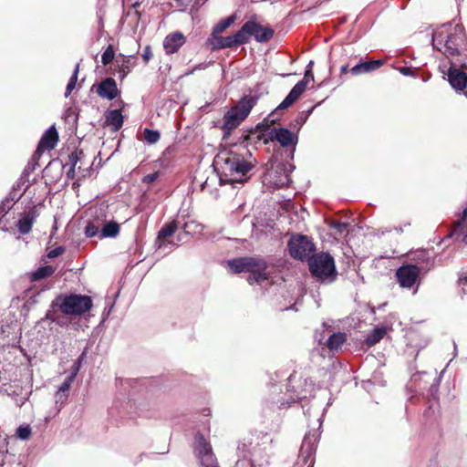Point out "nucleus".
Wrapping results in <instances>:
<instances>
[{"label": "nucleus", "mask_w": 467, "mask_h": 467, "mask_svg": "<svg viewBox=\"0 0 467 467\" xmlns=\"http://www.w3.org/2000/svg\"><path fill=\"white\" fill-rule=\"evenodd\" d=\"M267 132V138L265 139V142L266 143L268 140L270 141H277L283 148L287 147H295L297 143L298 138L297 136L285 128H274L272 130L269 129L268 123H260L256 126L255 130H251L249 134H252V138L254 137V142L263 139L265 136V132Z\"/></svg>", "instance_id": "obj_6"}, {"label": "nucleus", "mask_w": 467, "mask_h": 467, "mask_svg": "<svg viewBox=\"0 0 467 467\" xmlns=\"http://www.w3.org/2000/svg\"><path fill=\"white\" fill-rule=\"evenodd\" d=\"M52 306L57 307L66 316L80 317L92 309L93 300L86 295L59 294L52 302Z\"/></svg>", "instance_id": "obj_4"}, {"label": "nucleus", "mask_w": 467, "mask_h": 467, "mask_svg": "<svg viewBox=\"0 0 467 467\" xmlns=\"http://www.w3.org/2000/svg\"><path fill=\"white\" fill-rule=\"evenodd\" d=\"M399 71L404 76H413L414 70L409 67H401L399 68Z\"/></svg>", "instance_id": "obj_40"}, {"label": "nucleus", "mask_w": 467, "mask_h": 467, "mask_svg": "<svg viewBox=\"0 0 467 467\" xmlns=\"http://www.w3.org/2000/svg\"><path fill=\"white\" fill-rule=\"evenodd\" d=\"M55 271L56 268L52 265L40 266L35 272L30 274L29 279L31 282L40 281L53 275Z\"/></svg>", "instance_id": "obj_23"}, {"label": "nucleus", "mask_w": 467, "mask_h": 467, "mask_svg": "<svg viewBox=\"0 0 467 467\" xmlns=\"http://www.w3.org/2000/svg\"><path fill=\"white\" fill-rule=\"evenodd\" d=\"M313 61H310L306 66V69L302 80L298 81L293 88L290 90L289 94L285 98V99L279 104V106L275 109V111L280 109H285L292 106L306 91V87L310 80L314 81V74L312 70Z\"/></svg>", "instance_id": "obj_9"}, {"label": "nucleus", "mask_w": 467, "mask_h": 467, "mask_svg": "<svg viewBox=\"0 0 467 467\" xmlns=\"http://www.w3.org/2000/svg\"><path fill=\"white\" fill-rule=\"evenodd\" d=\"M308 266L312 275L318 279H325L336 274L334 259L329 254L320 253L311 256Z\"/></svg>", "instance_id": "obj_8"}, {"label": "nucleus", "mask_w": 467, "mask_h": 467, "mask_svg": "<svg viewBox=\"0 0 467 467\" xmlns=\"http://www.w3.org/2000/svg\"><path fill=\"white\" fill-rule=\"evenodd\" d=\"M193 452L199 459L201 465L203 464V462H208V460L216 459L211 443L201 432H197L194 436Z\"/></svg>", "instance_id": "obj_13"}, {"label": "nucleus", "mask_w": 467, "mask_h": 467, "mask_svg": "<svg viewBox=\"0 0 467 467\" xmlns=\"http://www.w3.org/2000/svg\"><path fill=\"white\" fill-rule=\"evenodd\" d=\"M206 68L205 63H200L196 65L191 71L185 73V75L193 74L196 70H201Z\"/></svg>", "instance_id": "obj_43"}, {"label": "nucleus", "mask_w": 467, "mask_h": 467, "mask_svg": "<svg viewBox=\"0 0 467 467\" xmlns=\"http://www.w3.org/2000/svg\"><path fill=\"white\" fill-rule=\"evenodd\" d=\"M190 227V224L188 223H184L182 229L185 234H189L188 228Z\"/></svg>", "instance_id": "obj_46"}, {"label": "nucleus", "mask_w": 467, "mask_h": 467, "mask_svg": "<svg viewBox=\"0 0 467 467\" xmlns=\"http://www.w3.org/2000/svg\"><path fill=\"white\" fill-rule=\"evenodd\" d=\"M290 255L298 260L310 258V254L315 251L313 242L306 235L293 236L288 242Z\"/></svg>", "instance_id": "obj_11"}, {"label": "nucleus", "mask_w": 467, "mask_h": 467, "mask_svg": "<svg viewBox=\"0 0 467 467\" xmlns=\"http://www.w3.org/2000/svg\"><path fill=\"white\" fill-rule=\"evenodd\" d=\"M5 459V451L3 450H0V466L4 464Z\"/></svg>", "instance_id": "obj_45"}, {"label": "nucleus", "mask_w": 467, "mask_h": 467, "mask_svg": "<svg viewBox=\"0 0 467 467\" xmlns=\"http://www.w3.org/2000/svg\"><path fill=\"white\" fill-rule=\"evenodd\" d=\"M78 71H79V64L78 63L75 67L74 72L71 76V78L68 80V83L66 88V97L69 96L72 90L75 88L78 78Z\"/></svg>", "instance_id": "obj_30"}, {"label": "nucleus", "mask_w": 467, "mask_h": 467, "mask_svg": "<svg viewBox=\"0 0 467 467\" xmlns=\"http://www.w3.org/2000/svg\"><path fill=\"white\" fill-rule=\"evenodd\" d=\"M347 336L345 333L337 332L332 334L327 342V347L329 350H337L346 341Z\"/></svg>", "instance_id": "obj_26"}, {"label": "nucleus", "mask_w": 467, "mask_h": 467, "mask_svg": "<svg viewBox=\"0 0 467 467\" xmlns=\"http://www.w3.org/2000/svg\"><path fill=\"white\" fill-rule=\"evenodd\" d=\"M320 432L318 430L308 431L303 440L300 451L299 460L307 467H313L315 463V453L319 441Z\"/></svg>", "instance_id": "obj_10"}, {"label": "nucleus", "mask_w": 467, "mask_h": 467, "mask_svg": "<svg viewBox=\"0 0 467 467\" xmlns=\"http://www.w3.org/2000/svg\"><path fill=\"white\" fill-rule=\"evenodd\" d=\"M96 92L100 98L109 100L116 99L119 94L116 80L110 77L102 79L98 84Z\"/></svg>", "instance_id": "obj_15"}, {"label": "nucleus", "mask_w": 467, "mask_h": 467, "mask_svg": "<svg viewBox=\"0 0 467 467\" xmlns=\"http://www.w3.org/2000/svg\"><path fill=\"white\" fill-rule=\"evenodd\" d=\"M99 233V226L95 225L93 223L88 222L85 228V234L88 237H94Z\"/></svg>", "instance_id": "obj_35"}, {"label": "nucleus", "mask_w": 467, "mask_h": 467, "mask_svg": "<svg viewBox=\"0 0 467 467\" xmlns=\"http://www.w3.org/2000/svg\"><path fill=\"white\" fill-rule=\"evenodd\" d=\"M58 141V133L56 127L51 126L41 137L34 156H40L45 150H53Z\"/></svg>", "instance_id": "obj_14"}, {"label": "nucleus", "mask_w": 467, "mask_h": 467, "mask_svg": "<svg viewBox=\"0 0 467 467\" xmlns=\"http://www.w3.org/2000/svg\"><path fill=\"white\" fill-rule=\"evenodd\" d=\"M74 380V375H70L67 379L62 383L59 387L58 391L56 394V398L57 400H61L62 398L67 399L71 383Z\"/></svg>", "instance_id": "obj_29"}, {"label": "nucleus", "mask_w": 467, "mask_h": 467, "mask_svg": "<svg viewBox=\"0 0 467 467\" xmlns=\"http://www.w3.org/2000/svg\"><path fill=\"white\" fill-rule=\"evenodd\" d=\"M119 224L117 222H108L102 226L99 238L116 237L119 234Z\"/></svg>", "instance_id": "obj_24"}, {"label": "nucleus", "mask_w": 467, "mask_h": 467, "mask_svg": "<svg viewBox=\"0 0 467 467\" xmlns=\"http://www.w3.org/2000/svg\"><path fill=\"white\" fill-rule=\"evenodd\" d=\"M239 35L243 45L248 43L251 36H254L259 43H265L273 38L275 31L270 26H264L255 20H248L239 29Z\"/></svg>", "instance_id": "obj_7"}, {"label": "nucleus", "mask_w": 467, "mask_h": 467, "mask_svg": "<svg viewBox=\"0 0 467 467\" xmlns=\"http://www.w3.org/2000/svg\"><path fill=\"white\" fill-rule=\"evenodd\" d=\"M81 367L80 360H76L74 365L72 366V373L71 375H74V378L77 376L78 372L79 371Z\"/></svg>", "instance_id": "obj_41"}, {"label": "nucleus", "mask_w": 467, "mask_h": 467, "mask_svg": "<svg viewBox=\"0 0 467 467\" xmlns=\"http://www.w3.org/2000/svg\"><path fill=\"white\" fill-rule=\"evenodd\" d=\"M186 43V36L181 32H173L167 35L163 40V48L167 55H171Z\"/></svg>", "instance_id": "obj_16"}, {"label": "nucleus", "mask_w": 467, "mask_h": 467, "mask_svg": "<svg viewBox=\"0 0 467 467\" xmlns=\"http://www.w3.org/2000/svg\"><path fill=\"white\" fill-rule=\"evenodd\" d=\"M384 65V61L381 59L360 61L350 68V73L354 76L369 73L379 69Z\"/></svg>", "instance_id": "obj_19"}, {"label": "nucleus", "mask_w": 467, "mask_h": 467, "mask_svg": "<svg viewBox=\"0 0 467 467\" xmlns=\"http://www.w3.org/2000/svg\"><path fill=\"white\" fill-rule=\"evenodd\" d=\"M465 95H466V97H467V90L465 91Z\"/></svg>", "instance_id": "obj_50"}, {"label": "nucleus", "mask_w": 467, "mask_h": 467, "mask_svg": "<svg viewBox=\"0 0 467 467\" xmlns=\"http://www.w3.org/2000/svg\"><path fill=\"white\" fill-rule=\"evenodd\" d=\"M243 44L239 35V30L234 35L228 36H221L219 35L211 34L205 42L206 47L211 51L237 47Z\"/></svg>", "instance_id": "obj_12"}, {"label": "nucleus", "mask_w": 467, "mask_h": 467, "mask_svg": "<svg viewBox=\"0 0 467 467\" xmlns=\"http://www.w3.org/2000/svg\"><path fill=\"white\" fill-rule=\"evenodd\" d=\"M16 436L21 440H28L31 437L32 430L27 426H20L16 430Z\"/></svg>", "instance_id": "obj_34"}, {"label": "nucleus", "mask_w": 467, "mask_h": 467, "mask_svg": "<svg viewBox=\"0 0 467 467\" xmlns=\"http://www.w3.org/2000/svg\"><path fill=\"white\" fill-rule=\"evenodd\" d=\"M152 56H153V54H152L150 46H149V45L146 46L144 47V50L142 53V58H143L144 63L147 64L151 59Z\"/></svg>", "instance_id": "obj_39"}, {"label": "nucleus", "mask_w": 467, "mask_h": 467, "mask_svg": "<svg viewBox=\"0 0 467 467\" xmlns=\"http://www.w3.org/2000/svg\"><path fill=\"white\" fill-rule=\"evenodd\" d=\"M124 122L121 109H111L105 115V124L112 127L114 131L121 129Z\"/></svg>", "instance_id": "obj_20"}, {"label": "nucleus", "mask_w": 467, "mask_h": 467, "mask_svg": "<svg viewBox=\"0 0 467 467\" xmlns=\"http://www.w3.org/2000/svg\"><path fill=\"white\" fill-rule=\"evenodd\" d=\"M144 139L150 144L156 143L161 138V134L157 130L144 129L143 131Z\"/></svg>", "instance_id": "obj_33"}, {"label": "nucleus", "mask_w": 467, "mask_h": 467, "mask_svg": "<svg viewBox=\"0 0 467 467\" xmlns=\"http://www.w3.org/2000/svg\"><path fill=\"white\" fill-rule=\"evenodd\" d=\"M66 249L64 246H57L56 247L55 249L49 251L47 254V256L49 258V259H53V258H56L57 256H60L62 255L64 253H65Z\"/></svg>", "instance_id": "obj_37"}, {"label": "nucleus", "mask_w": 467, "mask_h": 467, "mask_svg": "<svg viewBox=\"0 0 467 467\" xmlns=\"http://www.w3.org/2000/svg\"><path fill=\"white\" fill-rule=\"evenodd\" d=\"M348 224L342 222H333L332 227L337 231V234L343 235L344 233L348 232Z\"/></svg>", "instance_id": "obj_36"}, {"label": "nucleus", "mask_w": 467, "mask_h": 467, "mask_svg": "<svg viewBox=\"0 0 467 467\" xmlns=\"http://www.w3.org/2000/svg\"><path fill=\"white\" fill-rule=\"evenodd\" d=\"M74 176H75V173H72V171H71V168H70V169L68 170V171H67V177H68V178H74Z\"/></svg>", "instance_id": "obj_48"}, {"label": "nucleus", "mask_w": 467, "mask_h": 467, "mask_svg": "<svg viewBox=\"0 0 467 467\" xmlns=\"http://www.w3.org/2000/svg\"><path fill=\"white\" fill-rule=\"evenodd\" d=\"M160 171H155L153 173L147 174L142 178L141 182L143 183L151 184L160 177Z\"/></svg>", "instance_id": "obj_38"}, {"label": "nucleus", "mask_w": 467, "mask_h": 467, "mask_svg": "<svg viewBox=\"0 0 467 467\" xmlns=\"http://www.w3.org/2000/svg\"><path fill=\"white\" fill-rule=\"evenodd\" d=\"M236 20V16L232 15L224 19L220 20L213 28L212 34L219 35L224 32L228 27H230L234 21Z\"/></svg>", "instance_id": "obj_27"}, {"label": "nucleus", "mask_w": 467, "mask_h": 467, "mask_svg": "<svg viewBox=\"0 0 467 467\" xmlns=\"http://www.w3.org/2000/svg\"><path fill=\"white\" fill-rule=\"evenodd\" d=\"M115 57V51L112 45H109L107 48L104 50L101 57V63L103 66H107L110 64Z\"/></svg>", "instance_id": "obj_32"}, {"label": "nucleus", "mask_w": 467, "mask_h": 467, "mask_svg": "<svg viewBox=\"0 0 467 467\" xmlns=\"http://www.w3.org/2000/svg\"><path fill=\"white\" fill-rule=\"evenodd\" d=\"M460 41L462 39L457 35H449L444 43V54L448 57L459 55Z\"/></svg>", "instance_id": "obj_22"}, {"label": "nucleus", "mask_w": 467, "mask_h": 467, "mask_svg": "<svg viewBox=\"0 0 467 467\" xmlns=\"http://www.w3.org/2000/svg\"><path fill=\"white\" fill-rule=\"evenodd\" d=\"M386 334L387 329L385 327H375L366 337L365 344L371 348L379 343Z\"/></svg>", "instance_id": "obj_25"}, {"label": "nucleus", "mask_w": 467, "mask_h": 467, "mask_svg": "<svg viewBox=\"0 0 467 467\" xmlns=\"http://www.w3.org/2000/svg\"><path fill=\"white\" fill-rule=\"evenodd\" d=\"M412 259L419 261L415 264H404L396 270V280L402 288L410 289L415 285H419L420 275L429 269L428 262H425L428 259V254L425 251L418 252Z\"/></svg>", "instance_id": "obj_3"}, {"label": "nucleus", "mask_w": 467, "mask_h": 467, "mask_svg": "<svg viewBox=\"0 0 467 467\" xmlns=\"http://www.w3.org/2000/svg\"><path fill=\"white\" fill-rule=\"evenodd\" d=\"M39 213L36 206H33L28 212L24 213L16 223V227L21 234H27L32 231L33 224L36 223Z\"/></svg>", "instance_id": "obj_17"}, {"label": "nucleus", "mask_w": 467, "mask_h": 467, "mask_svg": "<svg viewBox=\"0 0 467 467\" xmlns=\"http://www.w3.org/2000/svg\"><path fill=\"white\" fill-rule=\"evenodd\" d=\"M85 355H86V352L84 351V352H83V353L78 357V358L77 359V360H80V364H82V361H83V359H84Z\"/></svg>", "instance_id": "obj_47"}, {"label": "nucleus", "mask_w": 467, "mask_h": 467, "mask_svg": "<svg viewBox=\"0 0 467 467\" xmlns=\"http://www.w3.org/2000/svg\"><path fill=\"white\" fill-rule=\"evenodd\" d=\"M201 467H219L217 460H208V462H203V464L201 465Z\"/></svg>", "instance_id": "obj_42"}, {"label": "nucleus", "mask_w": 467, "mask_h": 467, "mask_svg": "<svg viewBox=\"0 0 467 467\" xmlns=\"http://www.w3.org/2000/svg\"><path fill=\"white\" fill-rule=\"evenodd\" d=\"M257 96H244L235 106L232 107L223 117V139L230 136L231 132L235 130L242 121L249 115L252 109L256 105Z\"/></svg>", "instance_id": "obj_5"}, {"label": "nucleus", "mask_w": 467, "mask_h": 467, "mask_svg": "<svg viewBox=\"0 0 467 467\" xmlns=\"http://www.w3.org/2000/svg\"><path fill=\"white\" fill-rule=\"evenodd\" d=\"M132 57L123 56L122 62L119 66V73L121 74V79H123L129 73H130L132 67L135 66V61H132Z\"/></svg>", "instance_id": "obj_28"}, {"label": "nucleus", "mask_w": 467, "mask_h": 467, "mask_svg": "<svg viewBox=\"0 0 467 467\" xmlns=\"http://www.w3.org/2000/svg\"><path fill=\"white\" fill-rule=\"evenodd\" d=\"M448 80L456 90H463L467 87V74L455 67L448 69Z\"/></svg>", "instance_id": "obj_18"}, {"label": "nucleus", "mask_w": 467, "mask_h": 467, "mask_svg": "<svg viewBox=\"0 0 467 467\" xmlns=\"http://www.w3.org/2000/svg\"><path fill=\"white\" fill-rule=\"evenodd\" d=\"M462 281L463 282V284L467 285V277L463 278Z\"/></svg>", "instance_id": "obj_49"}, {"label": "nucleus", "mask_w": 467, "mask_h": 467, "mask_svg": "<svg viewBox=\"0 0 467 467\" xmlns=\"http://www.w3.org/2000/svg\"><path fill=\"white\" fill-rule=\"evenodd\" d=\"M84 153L82 150H75L68 155V160L67 161V165L71 167L72 173H75V170L77 168L78 162L80 161V157L83 156Z\"/></svg>", "instance_id": "obj_31"}, {"label": "nucleus", "mask_w": 467, "mask_h": 467, "mask_svg": "<svg viewBox=\"0 0 467 467\" xmlns=\"http://www.w3.org/2000/svg\"><path fill=\"white\" fill-rule=\"evenodd\" d=\"M252 134H243L234 149L223 150L216 156V163L221 171L220 184H244L247 182L257 161L247 149Z\"/></svg>", "instance_id": "obj_1"}, {"label": "nucleus", "mask_w": 467, "mask_h": 467, "mask_svg": "<svg viewBox=\"0 0 467 467\" xmlns=\"http://www.w3.org/2000/svg\"><path fill=\"white\" fill-rule=\"evenodd\" d=\"M348 72H350V69H349V67L348 65H343L341 67H340V75H345L347 74Z\"/></svg>", "instance_id": "obj_44"}, {"label": "nucleus", "mask_w": 467, "mask_h": 467, "mask_svg": "<svg viewBox=\"0 0 467 467\" xmlns=\"http://www.w3.org/2000/svg\"><path fill=\"white\" fill-rule=\"evenodd\" d=\"M226 265L232 274L248 273L246 281L250 285H260L270 278V274L267 272L268 263L258 256L236 257L228 260Z\"/></svg>", "instance_id": "obj_2"}, {"label": "nucleus", "mask_w": 467, "mask_h": 467, "mask_svg": "<svg viewBox=\"0 0 467 467\" xmlns=\"http://www.w3.org/2000/svg\"><path fill=\"white\" fill-rule=\"evenodd\" d=\"M177 229V221H171L168 223H165L158 232L157 242L159 243V246L161 247L168 237L172 236Z\"/></svg>", "instance_id": "obj_21"}]
</instances>
